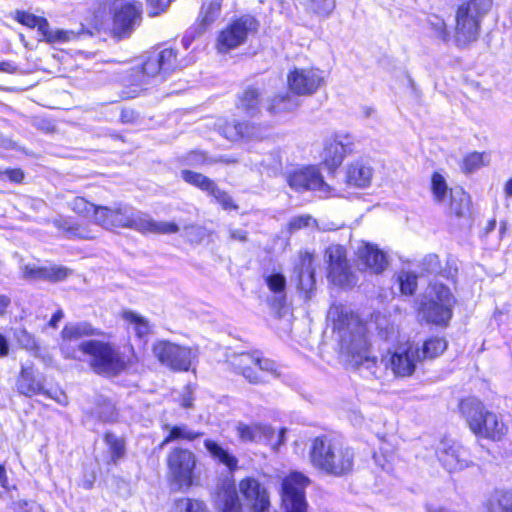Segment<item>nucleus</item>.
I'll list each match as a JSON object with an SVG mask.
<instances>
[{"label": "nucleus", "mask_w": 512, "mask_h": 512, "mask_svg": "<svg viewBox=\"0 0 512 512\" xmlns=\"http://www.w3.org/2000/svg\"><path fill=\"white\" fill-rule=\"evenodd\" d=\"M16 388L20 394L27 397H32L33 395L43 393L44 395L53 398L47 391L44 390L43 381L37 376L36 371L32 365H22L20 374L16 381Z\"/></svg>", "instance_id": "393cba45"}, {"label": "nucleus", "mask_w": 512, "mask_h": 512, "mask_svg": "<svg viewBox=\"0 0 512 512\" xmlns=\"http://www.w3.org/2000/svg\"><path fill=\"white\" fill-rule=\"evenodd\" d=\"M69 208L81 217L87 218L91 215L95 218V209L98 207L83 197H75L69 202Z\"/></svg>", "instance_id": "c03bdc74"}, {"label": "nucleus", "mask_w": 512, "mask_h": 512, "mask_svg": "<svg viewBox=\"0 0 512 512\" xmlns=\"http://www.w3.org/2000/svg\"><path fill=\"white\" fill-rule=\"evenodd\" d=\"M115 0H100L94 8L91 23L97 30L111 29Z\"/></svg>", "instance_id": "cd10ccee"}, {"label": "nucleus", "mask_w": 512, "mask_h": 512, "mask_svg": "<svg viewBox=\"0 0 512 512\" xmlns=\"http://www.w3.org/2000/svg\"><path fill=\"white\" fill-rule=\"evenodd\" d=\"M436 453L439 461L449 472L463 470L470 464L467 450L453 441L442 440Z\"/></svg>", "instance_id": "aec40b11"}, {"label": "nucleus", "mask_w": 512, "mask_h": 512, "mask_svg": "<svg viewBox=\"0 0 512 512\" xmlns=\"http://www.w3.org/2000/svg\"><path fill=\"white\" fill-rule=\"evenodd\" d=\"M328 318L339 335L341 354L346 361L355 367L366 369L377 379L384 377L388 366L395 376H411L421 362L420 348L411 342L398 345L378 361L371 355L366 326L343 305H332Z\"/></svg>", "instance_id": "f257e3e1"}, {"label": "nucleus", "mask_w": 512, "mask_h": 512, "mask_svg": "<svg viewBox=\"0 0 512 512\" xmlns=\"http://www.w3.org/2000/svg\"><path fill=\"white\" fill-rule=\"evenodd\" d=\"M255 19L252 17H242L227 28L222 30L217 38L216 49L219 53H227L244 43L250 31L255 29Z\"/></svg>", "instance_id": "f3484780"}, {"label": "nucleus", "mask_w": 512, "mask_h": 512, "mask_svg": "<svg viewBox=\"0 0 512 512\" xmlns=\"http://www.w3.org/2000/svg\"><path fill=\"white\" fill-rule=\"evenodd\" d=\"M105 441L109 447L111 458L113 462H117L125 455V443L122 438L117 437L112 433L105 435Z\"/></svg>", "instance_id": "a18cd8bd"}, {"label": "nucleus", "mask_w": 512, "mask_h": 512, "mask_svg": "<svg viewBox=\"0 0 512 512\" xmlns=\"http://www.w3.org/2000/svg\"><path fill=\"white\" fill-rule=\"evenodd\" d=\"M239 107L249 116H255L259 112L260 92L255 88L245 90L240 97Z\"/></svg>", "instance_id": "c9c22d12"}, {"label": "nucleus", "mask_w": 512, "mask_h": 512, "mask_svg": "<svg viewBox=\"0 0 512 512\" xmlns=\"http://www.w3.org/2000/svg\"><path fill=\"white\" fill-rule=\"evenodd\" d=\"M488 164V157L479 152H472L466 155L462 161V170L465 173H472Z\"/></svg>", "instance_id": "37998d69"}, {"label": "nucleus", "mask_w": 512, "mask_h": 512, "mask_svg": "<svg viewBox=\"0 0 512 512\" xmlns=\"http://www.w3.org/2000/svg\"><path fill=\"white\" fill-rule=\"evenodd\" d=\"M399 284L402 294L412 295L417 288V277L411 272H402L399 275Z\"/></svg>", "instance_id": "3c124183"}, {"label": "nucleus", "mask_w": 512, "mask_h": 512, "mask_svg": "<svg viewBox=\"0 0 512 512\" xmlns=\"http://www.w3.org/2000/svg\"><path fill=\"white\" fill-rule=\"evenodd\" d=\"M269 290L277 295V300L282 304L285 300L286 278L281 273H273L266 277Z\"/></svg>", "instance_id": "ea45409f"}, {"label": "nucleus", "mask_w": 512, "mask_h": 512, "mask_svg": "<svg viewBox=\"0 0 512 512\" xmlns=\"http://www.w3.org/2000/svg\"><path fill=\"white\" fill-rule=\"evenodd\" d=\"M309 460L311 465L320 472L342 477L352 471L354 452L339 441L317 437L311 444Z\"/></svg>", "instance_id": "20e7f679"}, {"label": "nucleus", "mask_w": 512, "mask_h": 512, "mask_svg": "<svg viewBox=\"0 0 512 512\" xmlns=\"http://www.w3.org/2000/svg\"><path fill=\"white\" fill-rule=\"evenodd\" d=\"M18 343L26 350L38 352L39 346L35 337L25 329L18 330L16 333Z\"/></svg>", "instance_id": "864d4df0"}, {"label": "nucleus", "mask_w": 512, "mask_h": 512, "mask_svg": "<svg viewBox=\"0 0 512 512\" xmlns=\"http://www.w3.org/2000/svg\"><path fill=\"white\" fill-rule=\"evenodd\" d=\"M173 0H147L149 16L154 17L164 12Z\"/></svg>", "instance_id": "bf43d9fd"}, {"label": "nucleus", "mask_w": 512, "mask_h": 512, "mask_svg": "<svg viewBox=\"0 0 512 512\" xmlns=\"http://www.w3.org/2000/svg\"><path fill=\"white\" fill-rule=\"evenodd\" d=\"M196 455L183 448H174L167 456L169 476L180 487H190L195 478Z\"/></svg>", "instance_id": "f8f14e48"}, {"label": "nucleus", "mask_w": 512, "mask_h": 512, "mask_svg": "<svg viewBox=\"0 0 512 512\" xmlns=\"http://www.w3.org/2000/svg\"><path fill=\"white\" fill-rule=\"evenodd\" d=\"M82 350L91 370L106 377L118 376L138 361L133 349L130 356H125L116 345L101 340H85Z\"/></svg>", "instance_id": "7ed1b4c3"}, {"label": "nucleus", "mask_w": 512, "mask_h": 512, "mask_svg": "<svg viewBox=\"0 0 512 512\" xmlns=\"http://www.w3.org/2000/svg\"><path fill=\"white\" fill-rule=\"evenodd\" d=\"M430 191L433 201L438 205H443L448 204L449 197L455 189L449 188L445 177L441 173L434 172L431 176Z\"/></svg>", "instance_id": "c85d7f7f"}, {"label": "nucleus", "mask_w": 512, "mask_h": 512, "mask_svg": "<svg viewBox=\"0 0 512 512\" xmlns=\"http://www.w3.org/2000/svg\"><path fill=\"white\" fill-rule=\"evenodd\" d=\"M315 285L314 271L304 270L298 272V287L302 291L310 292Z\"/></svg>", "instance_id": "6e6d98bb"}, {"label": "nucleus", "mask_w": 512, "mask_h": 512, "mask_svg": "<svg viewBox=\"0 0 512 512\" xmlns=\"http://www.w3.org/2000/svg\"><path fill=\"white\" fill-rule=\"evenodd\" d=\"M429 26L435 38L443 43L453 41V34L447 28L445 21L442 18L433 16L429 19Z\"/></svg>", "instance_id": "79ce46f5"}, {"label": "nucleus", "mask_w": 512, "mask_h": 512, "mask_svg": "<svg viewBox=\"0 0 512 512\" xmlns=\"http://www.w3.org/2000/svg\"><path fill=\"white\" fill-rule=\"evenodd\" d=\"M142 5L115 0L111 31L117 37L129 35L141 21Z\"/></svg>", "instance_id": "2eb2a0df"}, {"label": "nucleus", "mask_w": 512, "mask_h": 512, "mask_svg": "<svg viewBox=\"0 0 512 512\" xmlns=\"http://www.w3.org/2000/svg\"><path fill=\"white\" fill-rule=\"evenodd\" d=\"M15 20L21 23L24 26L29 28H37L38 32H45L47 28V20L43 17H38L34 14L25 12V11H16L15 12Z\"/></svg>", "instance_id": "58836bf2"}, {"label": "nucleus", "mask_w": 512, "mask_h": 512, "mask_svg": "<svg viewBox=\"0 0 512 512\" xmlns=\"http://www.w3.org/2000/svg\"><path fill=\"white\" fill-rule=\"evenodd\" d=\"M230 238L235 241L245 242L247 240V234L243 230L230 229Z\"/></svg>", "instance_id": "69168bd1"}, {"label": "nucleus", "mask_w": 512, "mask_h": 512, "mask_svg": "<svg viewBox=\"0 0 512 512\" xmlns=\"http://www.w3.org/2000/svg\"><path fill=\"white\" fill-rule=\"evenodd\" d=\"M152 353L163 366L173 371H188L198 356L196 349L166 340L156 341Z\"/></svg>", "instance_id": "9d476101"}, {"label": "nucleus", "mask_w": 512, "mask_h": 512, "mask_svg": "<svg viewBox=\"0 0 512 512\" xmlns=\"http://www.w3.org/2000/svg\"><path fill=\"white\" fill-rule=\"evenodd\" d=\"M242 130L243 133L241 135V140L251 141V140H259L264 137L263 129L249 122H242Z\"/></svg>", "instance_id": "603ef678"}, {"label": "nucleus", "mask_w": 512, "mask_h": 512, "mask_svg": "<svg viewBox=\"0 0 512 512\" xmlns=\"http://www.w3.org/2000/svg\"><path fill=\"white\" fill-rule=\"evenodd\" d=\"M176 67V52L173 49L153 50L141 56L139 63L131 68V73L126 75L123 81L142 86L147 84L149 79L165 75Z\"/></svg>", "instance_id": "0eeeda50"}, {"label": "nucleus", "mask_w": 512, "mask_h": 512, "mask_svg": "<svg viewBox=\"0 0 512 512\" xmlns=\"http://www.w3.org/2000/svg\"><path fill=\"white\" fill-rule=\"evenodd\" d=\"M355 254L357 265L362 270H369L378 274L387 267L388 262L385 253L373 244L360 242L356 247Z\"/></svg>", "instance_id": "412c9836"}, {"label": "nucleus", "mask_w": 512, "mask_h": 512, "mask_svg": "<svg viewBox=\"0 0 512 512\" xmlns=\"http://www.w3.org/2000/svg\"><path fill=\"white\" fill-rule=\"evenodd\" d=\"M456 298L450 288L435 281L430 284L425 300L421 304L420 313L427 322L436 325H446L453 313Z\"/></svg>", "instance_id": "6e6552de"}, {"label": "nucleus", "mask_w": 512, "mask_h": 512, "mask_svg": "<svg viewBox=\"0 0 512 512\" xmlns=\"http://www.w3.org/2000/svg\"><path fill=\"white\" fill-rule=\"evenodd\" d=\"M217 506L221 512H241V504L234 489H224L218 494Z\"/></svg>", "instance_id": "f704fd0d"}, {"label": "nucleus", "mask_w": 512, "mask_h": 512, "mask_svg": "<svg viewBox=\"0 0 512 512\" xmlns=\"http://www.w3.org/2000/svg\"><path fill=\"white\" fill-rule=\"evenodd\" d=\"M352 151L353 141L350 136L335 135L325 143L324 162L330 169H336Z\"/></svg>", "instance_id": "4be33fe9"}, {"label": "nucleus", "mask_w": 512, "mask_h": 512, "mask_svg": "<svg viewBox=\"0 0 512 512\" xmlns=\"http://www.w3.org/2000/svg\"><path fill=\"white\" fill-rule=\"evenodd\" d=\"M287 181L297 191L312 190L323 198L335 195L333 189L324 182L319 170L312 166L295 170L288 176Z\"/></svg>", "instance_id": "dca6fc26"}, {"label": "nucleus", "mask_w": 512, "mask_h": 512, "mask_svg": "<svg viewBox=\"0 0 512 512\" xmlns=\"http://www.w3.org/2000/svg\"><path fill=\"white\" fill-rule=\"evenodd\" d=\"M103 409H104V411L99 412V417L103 421H111L114 417V408H113L112 404H110V403L104 404Z\"/></svg>", "instance_id": "0e129e2a"}, {"label": "nucleus", "mask_w": 512, "mask_h": 512, "mask_svg": "<svg viewBox=\"0 0 512 512\" xmlns=\"http://www.w3.org/2000/svg\"><path fill=\"white\" fill-rule=\"evenodd\" d=\"M239 490L243 497L252 504L254 512L269 511V494L257 479L253 477L242 479L239 483Z\"/></svg>", "instance_id": "5701e85b"}, {"label": "nucleus", "mask_w": 512, "mask_h": 512, "mask_svg": "<svg viewBox=\"0 0 512 512\" xmlns=\"http://www.w3.org/2000/svg\"><path fill=\"white\" fill-rule=\"evenodd\" d=\"M324 85V71L313 66L295 67L287 74V86L295 96H312Z\"/></svg>", "instance_id": "9b49d317"}, {"label": "nucleus", "mask_w": 512, "mask_h": 512, "mask_svg": "<svg viewBox=\"0 0 512 512\" xmlns=\"http://www.w3.org/2000/svg\"><path fill=\"white\" fill-rule=\"evenodd\" d=\"M375 325L380 337L386 341L396 338L397 328L386 315L377 314L375 316Z\"/></svg>", "instance_id": "a19ab883"}, {"label": "nucleus", "mask_w": 512, "mask_h": 512, "mask_svg": "<svg viewBox=\"0 0 512 512\" xmlns=\"http://www.w3.org/2000/svg\"><path fill=\"white\" fill-rule=\"evenodd\" d=\"M17 71V66L9 61L0 62V72L6 73H15Z\"/></svg>", "instance_id": "338daca9"}, {"label": "nucleus", "mask_w": 512, "mask_h": 512, "mask_svg": "<svg viewBox=\"0 0 512 512\" xmlns=\"http://www.w3.org/2000/svg\"><path fill=\"white\" fill-rule=\"evenodd\" d=\"M233 365L250 383L262 384L280 377L274 361L258 355L242 353L234 358Z\"/></svg>", "instance_id": "1a4fd4ad"}, {"label": "nucleus", "mask_w": 512, "mask_h": 512, "mask_svg": "<svg viewBox=\"0 0 512 512\" xmlns=\"http://www.w3.org/2000/svg\"><path fill=\"white\" fill-rule=\"evenodd\" d=\"M447 348V342L442 338H432L426 341L420 350L421 361L433 359L441 355Z\"/></svg>", "instance_id": "4c0bfd02"}, {"label": "nucleus", "mask_w": 512, "mask_h": 512, "mask_svg": "<svg viewBox=\"0 0 512 512\" xmlns=\"http://www.w3.org/2000/svg\"><path fill=\"white\" fill-rule=\"evenodd\" d=\"M53 225L67 239L92 240L96 238L90 224L79 223L70 217H59L53 220Z\"/></svg>", "instance_id": "b1692460"}, {"label": "nucleus", "mask_w": 512, "mask_h": 512, "mask_svg": "<svg viewBox=\"0 0 512 512\" xmlns=\"http://www.w3.org/2000/svg\"><path fill=\"white\" fill-rule=\"evenodd\" d=\"M214 161L209 159L203 152L192 151L184 159V164L188 166H202L206 164H212Z\"/></svg>", "instance_id": "4d7b16f0"}, {"label": "nucleus", "mask_w": 512, "mask_h": 512, "mask_svg": "<svg viewBox=\"0 0 512 512\" xmlns=\"http://www.w3.org/2000/svg\"><path fill=\"white\" fill-rule=\"evenodd\" d=\"M165 429L168 430V435L161 442L160 447L163 448L170 442L177 440H186L193 441L200 436H202L201 432H196L191 430L187 425H166Z\"/></svg>", "instance_id": "7c9ffc66"}, {"label": "nucleus", "mask_w": 512, "mask_h": 512, "mask_svg": "<svg viewBox=\"0 0 512 512\" xmlns=\"http://www.w3.org/2000/svg\"><path fill=\"white\" fill-rule=\"evenodd\" d=\"M307 7L314 13L327 16L335 7V0H306Z\"/></svg>", "instance_id": "8fccbe9b"}, {"label": "nucleus", "mask_w": 512, "mask_h": 512, "mask_svg": "<svg viewBox=\"0 0 512 512\" xmlns=\"http://www.w3.org/2000/svg\"><path fill=\"white\" fill-rule=\"evenodd\" d=\"M182 179L198 189L205 191L212 196L225 210L237 209L233 199L223 190H221L216 183L207 176L194 172L192 170L184 169L181 171Z\"/></svg>", "instance_id": "6ab92c4d"}, {"label": "nucleus", "mask_w": 512, "mask_h": 512, "mask_svg": "<svg viewBox=\"0 0 512 512\" xmlns=\"http://www.w3.org/2000/svg\"><path fill=\"white\" fill-rule=\"evenodd\" d=\"M442 206L448 208L450 213L462 217L469 211V195L462 189H455L454 193L449 197L448 204H443Z\"/></svg>", "instance_id": "473e14b6"}, {"label": "nucleus", "mask_w": 512, "mask_h": 512, "mask_svg": "<svg viewBox=\"0 0 512 512\" xmlns=\"http://www.w3.org/2000/svg\"><path fill=\"white\" fill-rule=\"evenodd\" d=\"M492 6V0H466L456 10L453 42L467 47L480 35L481 21Z\"/></svg>", "instance_id": "423d86ee"}, {"label": "nucleus", "mask_w": 512, "mask_h": 512, "mask_svg": "<svg viewBox=\"0 0 512 512\" xmlns=\"http://www.w3.org/2000/svg\"><path fill=\"white\" fill-rule=\"evenodd\" d=\"M204 447L214 461L224 465L231 472L237 469L238 459L235 455L230 453L228 449L212 439H206L204 441Z\"/></svg>", "instance_id": "bb28decb"}, {"label": "nucleus", "mask_w": 512, "mask_h": 512, "mask_svg": "<svg viewBox=\"0 0 512 512\" xmlns=\"http://www.w3.org/2000/svg\"><path fill=\"white\" fill-rule=\"evenodd\" d=\"M220 8L221 0H211L208 4L202 6L198 18L200 33L216 20L219 15Z\"/></svg>", "instance_id": "72a5a7b5"}, {"label": "nucleus", "mask_w": 512, "mask_h": 512, "mask_svg": "<svg viewBox=\"0 0 512 512\" xmlns=\"http://www.w3.org/2000/svg\"><path fill=\"white\" fill-rule=\"evenodd\" d=\"M218 132L230 141L241 140L242 122L219 120L216 124Z\"/></svg>", "instance_id": "e433bc0d"}, {"label": "nucleus", "mask_w": 512, "mask_h": 512, "mask_svg": "<svg viewBox=\"0 0 512 512\" xmlns=\"http://www.w3.org/2000/svg\"><path fill=\"white\" fill-rule=\"evenodd\" d=\"M316 225V220L310 215H299L292 218L288 223L290 232L298 231L305 227H313Z\"/></svg>", "instance_id": "5fc2aeb1"}, {"label": "nucleus", "mask_w": 512, "mask_h": 512, "mask_svg": "<svg viewBox=\"0 0 512 512\" xmlns=\"http://www.w3.org/2000/svg\"><path fill=\"white\" fill-rule=\"evenodd\" d=\"M373 168L364 160L351 162L346 168V183L356 188H366L371 184Z\"/></svg>", "instance_id": "a878e982"}, {"label": "nucleus", "mask_w": 512, "mask_h": 512, "mask_svg": "<svg viewBox=\"0 0 512 512\" xmlns=\"http://www.w3.org/2000/svg\"><path fill=\"white\" fill-rule=\"evenodd\" d=\"M489 512H512V494L501 493L490 501Z\"/></svg>", "instance_id": "de8ad7c7"}, {"label": "nucleus", "mask_w": 512, "mask_h": 512, "mask_svg": "<svg viewBox=\"0 0 512 512\" xmlns=\"http://www.w3.org/2000/svg\"><path fill=\"white\" fill-rule=\"evenodd\" d=\"M299 106L300 102L295 95L286 93L271 99L267 105V110L271 114H283L295 111Z\"/></svg>", "instance_id": "c756f323"}, {"label": "nucleus", "mask_w": 512, "mask_h": 512, "mask_svg": "<svg viewBox=\"0 0 512 512\" xmlns=\"http://www.w3.org/2000/svg\"><path fill=\"white\" fill-rule=\"evenodd\" d=\"M460 411L476 436L499 441L508 432V426L502 416L487 410L477 398L470 397L462 400Z\"/></svg>", "instance_id": "39448f33"}, {"label": "nucleus", "mask_w": 512, "mask_h": 512, "mask_svg": "<svg viewBox=\"0 0 512 512\" xmlns=\"http://www.w3.org/2000/svg\"><path fill=\"white\" fill-rule=\"evenodd\" d=\"M45 32H41L42 37L49 43H64L68 42L76 37L72 31L55 30L51 31L49 23L47 22V28Z\"/></svg>", "instance_id": "09e8293b"}, {"label": "nucleus", "mask_w": 512, "mask_h": 512, "mask_svg": "<svg viewBox=\"0 0 512 512\" xmlns=\"http://www.w3.org/2000/svg\"><path fill=\"white\" fill-rule=\"evenodd\" d=\"M70 271L62 266H53L46 268V280L51 282L64 280Z\"/></svg>", "instance_id": "13d9d810"}, {"label": "nucleus", "mask_w": 512, "mask_h": 512, "mask_svg": "<svg viewBox=\"0 0 512 512\" xmlns=\"http://www.w3.org/2000/svg\"><path fill=\"white\" fill-rule=\"evenodd\" d=\"M64 313L62 310L56 311L49 321V325L53 328L57 327L58 323L63 319Z\"/></svg>", "instance_id": "774afa93"}, {"label": "nucleus", "mask_w": 512, "mask_h": 512, "mask_svg": "<svg viewBox=\"0 0 512 512\" xmlns=\"http://www.w3.org/2000/svg\"><path fill=\"white\" fill-rule=\"evenodd\" d=\"M174 507L175 512H209L202 501L190 498L178 499Z\"/></svg>", "instance_id": "49530a36"}, {"label": "nucleus", "mask_w": 512, "mask_h": 512, "mask_svg": "<svg viewBox=\"0 0 512 512\" xmlns=\"http://www.w3.org/2000/svg\"><path fill=\"white\" fill-rule=\"evenodd\" d=\"M123 319L128 325V330L133 331L138 338H144L151 332L148 320L133 311H124Z\"/></svg>", "instance_id": "2f4dec72"}, {"label": "nucleus", "mask_w": 512, "mask_h": 512, "mask_svg": "<svg viewBox=\"0 0 512 512\" xmlns=\"http://www.w3.org/2000/svg\"><path fill=\"white\" fill-rule=\"evenodd\" d=\"M23 275L31 280H46V268L26 265L23 268Z\"/></svg>", "instance_id": "052dcab7"}, {"label": "nucleus", "mask_w": 512, "mask_h": 512, "mask_svg": "<svg viewBox=\"0 0 512 512\" xmlns=\"http://www.w3.org/2000/svg\"><path fill=\"white\" fill-rule=\"evenodd\" d=\"M325 256L329 267V278L338 286L353 283V275L346 259L345 249L341 245H332L326 249Z\"/></svg>", "instance_id": "a211bd4d"}, {"label": "nucleus", "mask_w": 512, "mask_h": 512, "mask_svg": "<svg viewBox=\"0 0 512 512\" xmlns=\"http://www.w3.org/2000/svg\"><path fill=\"white\" fill-rule=\"evenodd\" d=\"M0 177L9 179L14 183H20L24 178V173L21 169H0Z\"/></svg>", "instance_id": "680f3d73"}, {"label": "nucleus", "mask_w": 512, "mask_h": 512, "mask_svg": "<svg viewBox=\"0 0 512 512\" xmlns=\"http://www.w3.org/2000/svg\"><path fill=\"white\" fill-rule=\"evenodd\" d=\"M237 437L241 443H266L277 450L285 442L286 428H281L275 437L274 429L262 423L238 422L235 426Z\"/></svg>", "instance_id": "ddd939ff"}, {"label": "nucleus", "mask_w": 512, "mask_h": 512, "mask_svg": "<svg viewBox=\"0 0 512 512\" xmlns=\"http://www.w3.org/2000/svg\"><path fill=\"white\" fill-rule=\"evenodd\" d=\"M94 223L105 229L131 228L142 233L175 234L179 231L174 222L154 221L147 214L124 204L112 207L99 205L95 209Z\"/></svg>", "instance_id": "f03ea898"}, {"label": "nucleus", "mask_w": 512, "mask_h": 512, "mask_svg": "<svg viewBox=\"0 0 512 512\" xmlns=\"http://www.w3.org/2000/svg\"><path fill=\"white\" fill-rule=\"evenodd\" d=\"M313 260H314V257L311 253H309V252L301 253L300 254V270L299 271H304V270L314 271Z\"/></svg>", "instance_id": "e2e57ef3"}, {"label": "nucleus", "mask_w": 512, "mask_h": 512, "mask_svg": "<svg viewBox=\"0 0 512 512\" xmlns=\"http://www.w3.org/2000/svg\"><path fill=\"white\" fill-rule=\"evenodd\" d=\"M95 329L86 322L66 324L61 331L60 350L64 358L83 361L84 351L83 342L76 344L82 337L95 335Z\"/></svg>", "instance_id": "4468645a"}]
</instances>
